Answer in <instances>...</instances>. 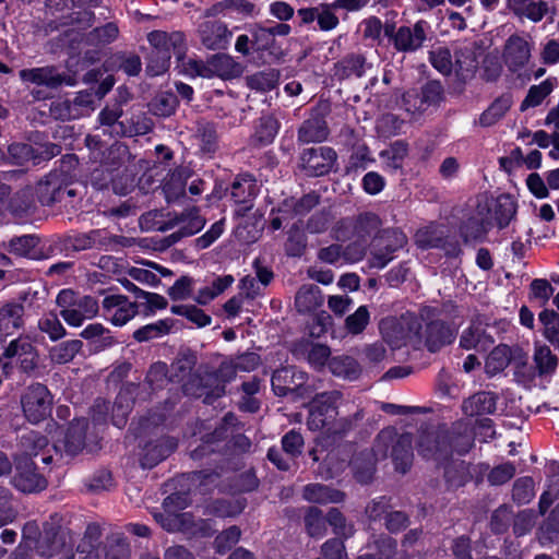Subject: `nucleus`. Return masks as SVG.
<instances>
[{"label":"nucleus","instance_id":"nucleus-1","mask_svg":"<svg viewBox=\"0 0 559 559\" xmlns=\"http://www.w3.org/2000/svg\"><path fill=\"white\" fill-rule=\"evenodd\" d=\"M147 39L153 47L146 72L152 75L164 74L169 68L171 53L179 60L185 51V36L179 32L167 34L162 31H154L148 34Z\"/></svg>","mask_w":559,"mask_h":559},{"label":"nucleus","instance_id":"nucleus-2","mask_svg":"<svg viewBox=\"0 0 559 559\" xmlns=\"http://www.w3.org/2000/svg\"><path fill=\"white\" fill-rule=\"evenodd\" d=\"M57 305L61 317L72 326H80L98 312V304L93 297L78 296L71 289H63L58 294Z\"/></svg>","mask_w":559,"mask_h":559},{"label":"nucleus","instance_id":"nucleus-3","mask_svg":"<svg viewBox=\"0 0 559 559\" xmlns=\"http://www.w3.org/2000/svg\"><path fill=\"white\" fill-rule=\"evenodd\" d=\"M21 405L26 419L37 424L49 416L52 399L48 389L37 383L25 390L21 397Z\"/></svg>","mask_w":559,"mask_h":559},{"label":"nucleus","instance_id":"nucleus-4","mask_svg":"<svg viewBox=\"0 0 559 559\" xmlns=\"http://www.w3.org/2000/svg\"><path fill=\"white\" fill-rule=\"evenodd\" d=\"M180 499L181 497L179 495H171L166 498V511L156 518L163 528L168 532L181 531L190 534H207L209 528L206 521H200V523L197 524L190 513H174L170 511V508L177 504V501Z\"/></svg>","mask_w":559,"mask_h":559},{"label":"nucleus","instance_id":"nucleus-5","mask_svg":"<svg viewBox=\"0 0 559 559\" xmlns=\"http://www.w3.org/2000/svg\"><path fill=\"white\" fill-rule=\"evenodd\" d=\"M341 395L337 391L325 392L311 402L307 425L311 430L324 428L336 416V404Z\"/></svg>","mask_w":559,"mask_h":559},{"label":"nucleus","instance_id":"nucleus-6","mask_svg":"<svg viewBox=\"0 0 559 559\" xmlns=\"http://www.w3.org/2000/svg\"><path fill=\"white\" fill-rule=\"evenodd\" d=\"M533 43L520 35H512L504 45L503 60L513 71L522 70L532 57Z\"/></svg>","mask_w":559,"mask_h":559},{"label":"nucleus","instance_id":"nucleus-7","mask_svg":"<svg viewBox=\"0 0 559 559\" xmlns=\"http://www.w3.org/2000/svg\"><path fill=\"white\" fill-rule=\"evenodd\" d=\"M336 153L331 147L308 148L301 155V166L309 176H323L333 168Z\"/></svg>","mask_w":559,"mask_h":559},{"label":"nucleus","instance_id":"nucleus-8","mask_svg":"<svg viewBox=\"0 0 559 559\" xmlns=\"http://www.w3.org/2000/svg\"><path fill=\"white\" fill-rule=\"evenodd\" d=\"M408 331L405 330L404 320H397L395 318H386L380 322V331L384 341L392 347L399 348L406 344L407 341L418 338L417 322L408 324Z\"/></svg>","mask_w":559,"mask_h":559},{"label":"nucleus","instance_id":"nucleus-9","mask_svg":"<svg viewBox=\"0 0 559 559\" xmlns=\"http://www.w3.org/2000/svg\"><path fill=\"white\" fill-rule=\"evenodd\" d=\"M418 452L427 460H444L453 452L451 438L443 432H427L420 438Z\"/></svg>","mask_w":559,"mask_h":559},{"label":"nucleus","instance_id":"nucleus-10","mask_svg":"<svg viewBox=\"0 0 559 559\" xmlns=\"http://www.w3.org/2000/svg\"><path fill=\"white\" fill-rule=\"evenodd\" d=\"M104 316L115 325H124L136 313V305L122 295H109L103 300Z\"/></svg>","mask_w":559,"mask_h":559},{"label":"nucleus","instance_id":"nucleus-11","mask_svg":"<svg viewBox=\"0 0 559 559\" xmlns=\"http://www.w3.org/2000/svg\"><path fill=\"white\" fill-rule=\"evenodd\" d=\"M1 358L15 360L23 370H32L36 365V353L32 343L25 337L11 341L4 348Z\"/></svg>","mask_w":559,"mask_h":559},{"label":"nucleus","instance_id":"nucleus-12","mask_svg":"<svg viewBox=\"0 0 559 559\" xmlns=\"http://www.w3.org/2000/svg\"><path fill=\"white\" fill-rule=\"evenodd\" d=\"M427 22L418 21L413 27L402 26L393 36L394 46L400 51H414L426 39Z\"/></svg>","mask_w":559,"mask_h":559},{"label":"nucleus","instance_id":"nucleus-13","mask_svg":"<svg viewBox=\"0 0 559 559\" xmlns=\"http://www.w3.org/2000/svg\"><path fill=\"white\" fill-rule=\"evenodd\" d=\"M440 86L431 83L425 86L421 92L409 91L404 95V105L408 112L419 114L438 100Z\"/></svg>","mask_w":559,"mask_h":559},{"label":"nucleus","instance_id":"nucleus-14","mask_svg":"<svg viewBox=\"0 0 559 559\" xmlns=\"http://www.w3.org/2000/svg\"><path fill=\"white\" fill-rule=\"evenodd\" d=\"M200 36L209 49H223L228 45L231 32L222 22L207 21L200 26Z\"/></svg>","mask_w":559,"mask_h":559},{"label":"nucleus","instance_id":"nucleus-15","mask_svg":"<svg viewBox=\"0 0 559 559\" xmlns=\"http://www.w3.org/2000/svg\"><path fill=\"white\" fill-rule=\"evenodd\" d=\"M306 374L296 371L292 367L276 370L272 377V388L276 395L284 396L288 392L295 391L305 381Z\"/></svg>","mask_w":559,"mask_h":559},{"label":"nucleus","instance_id":"nucleus-16","mask_svg":"<svg viewBox=\"0 0 559 559\" xmlns=\"http://www.w3.org/2000/svg\"><path fill=\"white\" fill-rule=\"evenodd\" d=\"M380 227V218L373 213H364L358 216L355 225L349 222H342L340 227L335 229V237L338 240L346 238L345 229L353 228L358 238H365L367 235L378 230Z\"/></svg>","mask_w":559,"mask_h":559},{"label":"nucleus","instance_id":"nucleus-17","mask_svg":"<svg viewBox=\"0 0 559 559\" xmlns=\"http://www.w3.org/2000/svg\"><path fill=\"white\" fill-rule=\"evenodd\" d=\"M255 194L257 186L251 177H243L233 183L231 197L239 204V207L235 211L237 215H243L252 207V200Z\"/></svg>","mask_w":559,"mask_h":559},{"label":"nucleus","instance_id":"nucleus-18","mask_svg":"<svg viewBox=\"0 0 559 559\" xmlns=\"http://www.w3.org/2000/svg\"><path fill=\"white\" fill-rule=\"evenodd\" d=\"M20 78L23 82L48 87H57L63 81L62 76L51 67L21 70Z\"/></svg>","mask_w":559,"mask_h":559},{"label":"nucleus","instance_id":"nucleus-19","mask_svg":"<svg viewBox=\"0 0 559 559\" xmlns=\"http://www.w3.org/2000/svg\"><path fill=\"white\" fill-rule=\"evenodd\" d=\"M38 245V239L35 236L24 235L12 238L5 248L12 254L39 260L43 257V252Z\"/></svg>","mask_w":559,"mask_h":559},{"label":"nucleus","instance_id":"nucleus-20","mask_svg":"<svg viewBox=\"0 0 559 559\" xmlns=\"http://www.w3.org/2000/svg\"><path fill=\"white\" fill-rule=\"evenodd\" d=\"M426 333V345L430 352H437L441 346L452 343L455 338V331L439 321L428 324Z\"/></svg>","mask_w":559,"mask_h":559},{"label":"nucleus","instance_id":"nucleus-21","mask_svg":"<svg viewBox=\"0 0 559 559\" xmlns=\"http://www.w3.org/2000/svg\"><path fill=\"white\" fill-rule=\"evenodd\" d=\"M13 485L23 492H34L46 487V480L31 465L17 467Z\"/></svg>","mask_w":559,"mask_h":559},{"label":"nucleus","instance_id":"nucleus-22","mask_svg":"<svg viewBox=\"0 0 559 559\" xmlns=\"http://www.w3.org/2000/svg\"><path fill=\"white\" fill-rule=\"evenodd\" d=\"M23 307L20 305L0 306V340L13 334L22 326Z\"/></svg>","mask_w":559,"mask_h":559},{"label":"nucleus","instance_id":"nucleus-23","mask_svg":"<svg viewBox=\"0 0 559 559\" xmlns=\"http://www.w3.org/2000/svg\"><path fill=\"white\" fill-rule=\"evenodd\" d=\"M304 498L313 503H337L343 501L344 493L320 484H311L305 487Z\"/></svg>","mask_w":559,"mask_h":559},{"label":"nucleus","instance_id":"nucleus-24","mask_svg":"<svg viewBox=\"0 0 559 559\" xmlns=\"http://www.w3.org/2000/svg\"><path fill=\"white\" fill-rule=\"evenodd\" d=\"M462 409L468 416L490 414L496 409L495 396L489 392L477 393L464 401Z\"/></svg>","mask_w":559,"mask_h":559},{"label":"nucleus","instance_id":"nucleus-25","mask_svg":"<svg viewBox=\"0 0 559 559\" xmlns=\"http://www.w3.org/2000/svg\"><path fill=\"white\" fill-rule=\"evenodd\" d=\"M493 341L486 335L480 325H472L465 330L461 336L460 345L465 349L487 350Z\"/></svg>","mask_w":559,"mask_h":559},{"label":"nucleus","instance_id":"nucleus-26","mask_svg":"<svg viewBox=\"0 0 559 559\" xmlns=\"http://www.w3.org/2000/svg\"><path fill=\"white\" fill-rule=\"evenodd\" d=\"M513 104L509 94L502 95L495 99L492 104L480 115L479 123L484 127H490L498 122L511 108Z\"/></svg>","mask_w":559,"mask_h":559},{"label":"nucleus","instance_id":"nucleus-27","mask_svg":"<svg viewBox=\"0 0 559 559\" xmlns=\"http://www.w3.org/2000/svg\"><path fill=\"white\" fill-rule=\"evenodd\" d=\"M411 449H412L411 436L409 435L400 436L399 439L396 440V442L393 447V451H392V456H393V461H394L396 471H399L401 473H405L411 467L412 459H413Z\"/></svg>","mask_w":559,"mask_h":559},{"label":"nucleus","instance_id":"nucleus-28","mask_svg":"<svg viewBox=\"0 0 559 559\" xmlns=\"http://www.w3.org/2000/svg\"><path fill=\"white\" fill-rule=\"evenodd\" d=\"M179 229L171 237H189L199 233L205 225V219L199 214L197 209L183 213L177 222Z\"/></svg>","mask_w":559,"mask_h":559},{"label":"nucleus","instance_id":"nucleus-29","mask_svg":"<svg viewBox=\"0 0 559 559\" xmlns=\"http://www.w3.org/2000/svg\"><path fill=\"white\" fill-rule=\"evenodd\" d=\"M86 426L87 421L85 419H76L71 424L63 444L67 453L74 455L84 447Z\"/></svg>","mask_w":559,"mask_h":559},{"label":"nucleus","instance_id":"nucleus-30","mask_svg":"<svg viewBox=\"0 0 559 559\" xmlns=\"http://www.w3.org/2000/svg\"><path fill=\"white\" fill-rule=\"evenodd\" d=\"M298 138L304 143L324 141L328 138L325 121L319 118L306 120L299 129Z\"/></svg>","mask_w":559,"mask_h":559},{"label":"nucleus","instance_id":"nucleus-31","mask_svg":"<svg viewBox=\"0 0 559 559\" xmlns=\"http://www.w3.org/2000/svg\"><path fill=\"white\" fill-rule=\"evenodd\" d=\"M68 539L71 537L63 531H58L52 534L46 533L38 543L37 549L41 556H52L63 549Z\"/></svg>","mask_w":559,"mask_h":559},{"label":"nucleus","instance_id":"nucleus-32","mask_svg":"<svg viewBox=\"0 0 559 559\" xmlns=\"http://www.w3.org/2000/svg\"><path fill=\"white\" fill-rule=\"evenodd\" d=\"M534 364L539 376H548L555 372L558 366L557 357L546 345H536Z\"/></svg>","mask_w":559,"mask_h":559},{"label":"nucleus","instance_id":"nucleus-33","mask_svg":"<svg viewBox=\"0 0 559 559\" xmlns=\"http://www.w3.org/2000/svg\"><path fill=\"white\" fill-rule=\"evenodd\" d=\"M331 372L344 379H356L360 372L357 361L347 356L333 357L329 361Z\"/></svg>","mask_w":559,"mask_h":559},{"label":"nucleus","instance_id":"nucleus-34","mask_svg":"<svg viewBox=\"0 0 559 559\" xmlns=\"http://www.w3.org/2000/svg\"><path fill=\"white\" fill-rule=\"evenodd\" d=\"M511 360V350L507 345L495 347L486 360V371L489 374H496L504 370Z\"/></svg>","mask_w":559,"mask_h":559},{"label":"nucleus","instance_id":"nucleus-35","mask_svg":"<svg viewBox=\"0 0 559 559\" xmlns=\"http://www.w3.org/2000/svg\"><path fill=\"white\" fill-rule=\"evenodd\" d=\"M444 237V228L439 225L430 224L417 230L415 235L416 243L420 248L439 247Z\"/></svg>","mask_w":559,"mask_h":559},{"label":"nucleus","instance_id":"nucleus-36","mask_svg":"<svg viewBox=\"0 0 559 559\" xmlns=\"http://www.w3.org/2000/svg\"><path fill=\"white\" fill-rule=\"evenodd\" d=\"M320 289L314 285L302 286L295 298V304L300 312H308L321 304Z\"/></svg>","mask_w":559,"mask_h":559},{"label":"nucleus","instance_id":"nucleus-37","mask_svg":"<svg viewBox=\"0 0 559 559\" xmlns=\"http://www.w3.org/2000/svg\"><path fill=\"white\" fill-rule=\"evenodd\" d=\"M82 342L79 340L66 341L49 350V356L53 362L67 364L71 361L80 352Z\"/></svg>","mask_w":559,"mask_h":559},{"label":"nucleus","instance_id":"nucleus-38","mask_svg":"<svg viewBox=\"0 0 559 559\" xmlns=\"http://www.w3.org/2000/svg\"><path fill=\"white\" fill-rule=\"evenodd\" d=\"M406 155L407 145L403 142H395L380 153V158L386 168L396 170L402 167Z\"/></svg>","mask_w":559,"mask_h":559},{"label":"nucleus","instance_id":"nucleus-39","mask_svg":"<svg viewBox=\"0 0 559 559\" xmlns=\"http://www.w3.org/2000/svg\"><path fill=\"white\" fill-rule=\"evenodd\" d=\"M234 282V278L229 275L218 277L209 286L201 288L195 296V301L200 305H206L213 300L216 296L222 294L227 287Z\"/></svg>","mask_w":559,"mask_h":559},{"label":"nucleus","instance_id":"nucleus-40","mask_svg":"<svg viewBox=\"0 0 559 559\" xmlns=\"http://www.w3.org/2000/svg\"><path fill=\"white\" fill-rule=\"evenodd\" d=\"M170 326L171 325L169 320H158L157 322L138 329L133 333V337L139 342H146L148 340L167 334L170 330Z\"/></svg>","mask_w":559,"mask_h":559},{"label":"nucleus","instance_id":"nucleus-41","mask_svg":"<svg viewBox=\"0 0 559 559\" xmlns=\"http://www.w3.org/2000/svg\"><path fill=\"white\" fill-rule=\"evenodd\" d=\"M171 313L183 316L198 326L203 328L211 323L212 319L203 310L195 306L177 305L170 308Z\"/></svg>","mask_w":559,"mask_h":559},{"label":"nucleus","instance_id":"nucleus-42","mask_svg":"<svg viewBox=\"0 0 559 559\" xmlns=\"http://www.w3.org/2000/svg\"><path fill=\"white\" fill-rule=\"evenodd\" d=\"M38 328L41 332L46 333L51 341H57L66 334L63 325L55 313L43 316L38 321Z\"/></svg>","mask_w":559,"mask_h":559},{"label":"nucleus","instance_id":"nucleus-43","mask_svg":"<svg viewBox=\"0 0 559 559\" xmlns=\"http://www.w3.org/2000/svg\"><path fill=\"white\" fill-rule=\"evenodd\" d=\"M552 90L554 85L549 80H546L538 85L532 86L528 90L525 99L523 100L522 108L538 106L551 93Z\"/></svg>","mask_w":559,"mask_h":559},{"label":"nucleus","instance_id":"nucleus-44","mask_svg":"<svg viewBox=\"0 0 559 559\" xmlns=\"http://www.w3.org/2000/svg\"><path fill=\"white\" fill-rule=\"evenodd\" d=\"M538 319L544 326L543 334L550 343L559 337V314L554 310H544L539 313Z\"/></svg>","mask_w":559,"mask_h":559},{"label":"nucleus","instance_id":"nucleus-45","mask_svg":"<svg viewBox=\"0 0 559 559\" xmlns=\"http://www.w3.org/2000/svg\"><path fill=\"white\" fill-rule=\"evenodd\" d=\"M370 314L366 306H360L357 310L348 316L345 321L346 330L350 334L361 333L369 323Z\"/></svg>","mask_w":559,"mask_h":559},{"label":"nucleus","instance_id":"nucleus-46","mask_svg":"<svg viewBox=\"0 0 559 559\" xmlns=\"http://www.w3.org/2000/svg\"><path fill=\"white\" fill-rule=\"evenodd\" d=\"M278 132V123L273 117H263L255 130V138L262 144H267L274 140Z\"/></svg>","mask_w":559,"mask_h":559},{"label":"nucleus","instance_id":"nucleus-47","mask_svg":"<svg viewBox=\"0 0 559 559\" xmlns=\"http://www.w3.org/2000/svg\"><path fill=\"white\" fill-rule=\"evenodd\" d=\"M129 289H132L138 298L145 300L146 309L150 313H154L155 311L165 309L167 307V300L162 295L142 290L133 284H130Z\"/></svg>","mask_w":559,"mask_h":559},{"label":"nucleus","instance_id":"nucleus-48","mask_svg":"<svg viewBox=\"0 0 559 559\" xmlns=\"http://www.w3.org/2000/svg\"><path fill=\"white\" fill-rule=\"evenodd\" d=\"M306 527L310 536L321 537L325 531V521L322 518V513L317 508H310L306 518Z\"/></svg>","mask_w":559,"mask_h":559},{"label":"nucleus","instance_id":"nucleus-49","mask_svg":"<svg viewBox=\"0 0 559 559\" xmlns=\"http://www.w3.org/2000/svg\"><path fill=\"white\" fill-rule=\"evenodd\" d=\"M21 443L26 454L37 455L40 450L47 447L48 441L44 436H40L38 432L31 431L22 436Z\"/></svg>","mask_w":559,"mask_h":559},{"label":"nucleus","instance_id":"nucleus-50","mask_svg":"<svg viewBox=\"0 0 559 559\" xmlns=\"http://www.w3.org/2000/svg\"><path fill=\"white\" fill-rule=\"evenodd\" d=\"M534 497V484L532 478L524 477L515 481L513 486V499L519 503H527Z\"/></svg>","mask_w":559,"mask_h":559},{"label":"nucleus","instance_id":"nucleus-51","mask_svg":"<svg viewBox=\"0 0 559 559\" xmlns=\"http://www.w3.org/2000/svg\"><path fill=\"white\" fill-rule=\"evenodd\" d=\"M128 274L132 280L148 286H156L159 283V277L153 269L145 266L143 263L142 266L130 267Z\"/></svg>","mask_w":559,"mask_h":559},{"label":"nucleus","instance_id":"nucleus-52","mask_svg":"<svg viewBox=\"0 0 559 559\" xmlns=\"http://www.w3.org/2000/svg\"><path fill=\"white\" fill-rule=\"evenodd\" d=\"M317 22L321 31L328 32L334 29L338 25V17L332 10L331 5H318Z\"/></svg>","mask_w":559,"mask_h":559},{"label":"nucleus","instance_id":"nucleus-53","mask_svg":"<svg viewBox=\"0 0 559 559\" xmlns=\"http://www.w3.org/2000/svg\"><path fill=\"white\" fill-rule=\"evenodd\" d=\"M548 13V4L544 0L533 1L519 15V17L527 19L534 23L540 22Z\"/></svg>","mask_w":559,"mask_h":559},{"label":"nucleus","instance_id":"nucleus-54","mask_svg":"<svg viewBox=\"0 0 559 559\" xmlns=\"http://www.w3.org/2000/svg\"><path fill=\"white\" fill-rule=\"evenodd\" d=\"M430 61L432 66L441 73L448 74L451 72L452 62L451 53L447 48H438L430 53Z\"/></svg>","mask_w":559,"mask_h":559},{"label":"nucleus","instance_id":"nucleus-55","mask_svg":"<svg viewBox=\"0 0 559 559\" xmlns=\"http://www.w3.org/2000/svg\"><path fill=\"white\" fill-rule=\"evenodd\" d=\"M282 444L286 455L292 459L301 452L304 439L300 433L296 431H289L283 437Z\"/></svg>","mask_w":559,"mask_h":559},{"label":"nucleus","instance_id":"nucleus-56","mask_svg":"<svg viewBox=\"0 0 559 559\" xmlns=\"http://www.w3.org/2000/svg\"><path fill=\"white\" fill-rule=\"evenodd\" d=\"M240 538V530L236 526H231L216 538L217 551L223 554L230 549Z\"/></svg>","mask_w":559,"mask_h":559},{"label":"nucleus","instance_id":"nucleus-57","mask_svg":"<svg viewBox=\"0 0 559 559\" xmlns=\"http://www.w3.org/2000/svg\"><path fill=\"white\" fill-rule=\"evenodd\" d=\"M192 289V280L189 277H181L168 289V295L173 300L187 299Z\"/></svg>","mask_w":559,"mask_h":559},{"label":"nucleus","instance_id":"nucleus-58","mask_svg":"<svg viewBox=\"0 0 559 559\" xmlns=\"http://www.w3.org/2000/svg\"><path fill=\"white\" fill-rule=\"evenodd\" d=\"M515 473V467L511 463H504L502 465H499L495 467L489 476L488 480L492 485H501L510 480Z\"/></svg>","mask_w":559,"mask_h":559},{"label":"nucleus","instance_id":"nucleus-59","mask_svg":"<svg viewBox=\"0 0 559 559\" xmlns=\"http://www.w3.org/2000/svg\"><path fill=\"white\" fill-rule=\"evenodd\" d=\"M540 59L545 64H557L559 62V40L547 39L542 46Z\"/></svg>","mask_w":559,"mask_h":559},{"label":"nucleus","instance_id":"nucleus-60","mask_svg":"<svg viewBox=\"0 0 559 559\" xmlns=\"http://www.w3.org/2000/svg\"><path fill=\"white\" fill-rule=\"evenodd\" d=\"M176 107V98L173 95H163L152 103V110L158 116H169Z\"/></svg>","mask_w":559,"mask_h":559},{"label":"nucleus","instance_id":"nucleus-61","mask_svg":"<svg viewBox=\"0 0 559 559\" xmlns=\"http://www.w3.org/2000/svg\"><path fill=\"white\" fill-rule=\"evenodd\" d=\"M526 186L530 192L538 199H545L549 194L548 187L537 173H533L527 176Z\"/></svg>","mask_w":559,"mask_h":559},{"label":"nucleus","instance_id":"nucleus-62","mask_svg":"<svg viewBox=\"0 0 559 559\" xmlns=\"http://www.w3.org/2000/svg\"><path fill=\"white\" fill-rule=\"evenodd\" d=\"M362 239L364 238L357 237V240L355 242L348 245L345 249H343V261L355 263L362 260L366 252V247Z\"/></svg>","mask_w":559,"mask_h":559},{"label":"nucleus","instance_id":"nucleus-63","mask_svg":"<svg viewBox=\"0 0 559 559\" xmlns=\"http://www.w3.org/2000/svg\"><path fill=\"white\" fill-rule=\"evenodd\" d=\"M224 231V221H218L212 225L203 236L195 239L199 249H205L211 246Z\"/></svg>","mask_w":559,"mask_h":559},{"label":"nucleus","instance_id":"nucleus-64","mask_svg":"<svg viewBox=\"0 0 559 559\" xmlns=\"http://www.w3.org/2000/svg\"><path fill=\"white\" fill-rule=\"evenodd\" d=\"M385 181L378 173H367L362 178V186L367 193L378 194L384 188Z\"/></svg>","mask_w":559,"mask_h":559}]
</instances>
